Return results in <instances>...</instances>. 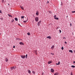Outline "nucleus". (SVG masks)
Returning a JSON list of instances; mask_svg holds the SVG:
<instances>
[{"label": "nucleus", "mask_w": 75, "mask_h": 75, "mask_svg": "<svg viewBox=\"0 0 75 75\" xmlns=\"http://www.w3.org/2000/svg\"><path fill=\"white\" fill-rule=\"evenodd\" d=\"M38 20H39L38 17H37L35 18V20L36 22H38Z\"/></svg>", "instance_id": "1"}, {"label": "nucleus", "mask_w": 75, "mask_h": 75, "mask_svg": "<svg viewBox=\"0 0 75 75\" xmlns=\"http://www.w3.org/2000/svg\"><path fill=\"white\" fill-rule=\"evenodd\" d=\"M16 68V66H14L13 67H11V70H13V69H15Z\"/></svg>", "instance_id": "2"}, {"label": "nucleus", "mask_w": 75, "mask_h": 75, "mask_svg": "<svg viewBox=\"0 0 75 75\" xmlns=\"http://www.w3.org/2000/svg\"><path fill=\"white\" fill-rule=\"evenodd\" d=\"M50 71L52 73H54V69H51Z\"/></svg>", "instance_id": "3"}, {"label": "nucleus", "mask_w": 75, "mask_h": 75, "mask_svg": "<svg viewBox=\"0 0 75 75\" xmlns=\"http://www.w3.org/2000/svg\"><path fill=\"white\" fill-rule=\"evenodd\" d=\"M41 23V21H39L38 22V26H39L40 25V23Z\"/></svg>", "instance_id": "4"}, {"label": "nucleus", "mask_w": 75, "mask_h": 75, "mask_svg": "<svg viewBox=\"0 0 75 75\" xmlns=\"http://www.w3.org/2000/svg\"><path fill=\"white\" fill-rule=\"evenodd\" d=\"M19 44H20V45H24V43H23V42H20Z\"/></svg>", "instance_id": "5"}, {"label": "nucleus", "mask_w": 75, "mask_h": 75, "mask_svg": "<svg viewBox=\"0 0 75 75\" xmlns=\"http://www.w3.org/2000/svg\"><path fill=\"white\" fill-rule=\"evenodd\" d=\"M21 57L22 58L24 59L25 58V56L24 55H21Z\"/></svg>", "instance_id": "6"}, {"label": "nucleus", "mask_w": 75, "mask_h": 75, "mask_svg": "<svg viewBox=\"0 0 75 75\" xmlns=\"http://www.w3.org/2000/svg\"><path fill=\"white\" fill-rule=\"evenodd\" d=\"M51 63H52V61H49L47 63L48 64H50Z\"/></svg>", "instance_id": "7"}, {"label": "nucleus", "mask_w": 75, "mask_h": 75, "mask_svg": "<svg viewBox=\"0 0 75 75\" xmlns=\"http://www.w3.org/2000/svg\"><path fill=\"white\" fill-rule=\"evenodd\" d=\"M47 38H49V39H51V36H47Z\"/></svg>", "instance_id": "8"}, {"label": "nucleus", "mask_w": 75, "mask_h": 75, "mask_svg": "<svg viewBox=\"0 0 75 75\" xmlns=\"http://www.w3.org/2000/svg\"><path fill=\"white\" fill-rule=\"evenodd\" d=\"M8 58H5V61L6 62H8Z\"/></svg>", "instance_id": "9"}, {"label": "nucleus", "mask_w": 75, "mask_h": 75, "mask_svg": "<svg viewBox=\"0 0 75 75\" xmlns=\"http://www.w3.org/2000/svg\"><path fill=\"white\" fill-rule=\"evenodd\" d=\"M54 45H52V46L51 47V49H52V50H53V49L54 48Z\"/></svg>", "instance_id": "10"}, {"label": "nucleus", "mask_w": 75, "mask_h": 75, "mask_svg": "<svg viewBox=\"0 0 75 75\" xmlns=\"http://www.w3.org/2000/svg\"><path fill=\"white\" fill-rule=\"evenodd\" d=\"M20 7L22 10H24V7L23 6H20Z\"/></svg>", "instance_id": "11"}, {"label": "nucleus", "mask_w": 75, "mask_h": 75, "mask_svg": "<svg viewBox=\"0 0 75 75\" xmlns=\"http://www.w3.org/2000/svg\"><path fill=\"white\" fill-rule=\"evenodd\" d=\"M69 52H71V53H73V51H72V50H69Z\"/></svg>", "instance_id": "12"}, {"label": "nucleus", "mask_w": 75, "mask_h": 75, "mask_svg": "<svg viewBox=\"0 0 75 75\" xmlns=\"http://www.w3.org/2000/svg\"><path fill=\"white\" fill-rule=\"evenodd\" d=\"M28 72L29 73V74H31V71L30 70H28Z\"/></svg>", "instance_id": "13"}, {"label": "nucleus", "mask_w": 75, "mask_h": 75, "mask_svg": "<svg viewBox=\"0 0 75 75\" xmlns=\"http://www.w3.org/2000/svg\"><path fill=\"white\" fill-rule=\"evenodd\" d=\"M36 15H37V16H38V14H39V13L37 11L36 13Z\"/></svg>", "instance_id": "14"}, {"label": "nucleus", "mask_w": 75, "mask_h": 75, "mask_svg": "<svg viewBox=\"0 0 75 75\" xmlns=\"http://www.w3.org/2000/svg\"><path fill=\"white\" fill-rule=\"evenodd\" d=\"M54 19H55V20H59V18H56V17H54Z\"/></svg>", "instance_id": "15"}, {"label": "nucleus", "mask_w": 75, "mask_h": 75, "mask_svg": "<svg viewBox=\"0 0 75 75\" xmlns=\"http://www.w3.org/2000/svg\"><path fill=\"white\" fill-rule=\"evenodd\" d=\"M15 21H18V19L17 18H15Z\"/></svg>", "instance_id": "16"}, {"label": "nucleus", "mask_w": 75, "mask_h": 75, "mask_svg": "<svg viewBox=\"0 0 75 75\" xmlns=\"http://www.w3.org/2000/svg\"><path fill=\"white\" fill-rule=\"evenodd\" d=\"M54 75H58V73H56L55 74H54Z\"/></svg>", "instance_id": "17"}, {"label": "nucleus", "mask_w": 75, "mask_h": 75, "mask_svg": "<svg viewBox=\"0 0 75 75\" xmlns=\"http://www.w3.org/2000/svg\"><path fill=\"white\" fill-rule=\"evenodd\" d=\"M35 54H36L37 55V50H36L35 51Z\"/></svg>", "instance_id": "18"}, {"label": "nucleus", "mask_w": 75, "mask_h": 75, "mask_svg": "<svg viewBox=\"0 0 75 75\" xmlns=\"http://www.w3.org/2000/svg\"><path fill=\"white\" fill-rule=\"evenodd\" d=\"M27 34L28 35H30V33L28 32L27 33Z\"/></svg>", "instance_id": "19"}, {"label": "nucleus", "mask_w": 75, "mask_h": 75, "mask_svg": "<svg viewBox=\"0 0 75 75\" xmlns=\"http://www.w3.org/2000/svg\"><path fill=\"white\" fill-rule=\"evenodd\" d=\"M32 73L33 74H35V71H33Z\"/></svg>", "instance_id": "20"}, {"label": "nucleus", "mask_w": 75, "mask_h": 75, "mask_svg": "<svg viewBox=\"0 0 75 75\" xmlns=\"http://www.w3.org/2000/svg\"><path fill=\"white\" fill-rule=\"evenodd\" d=\"M71 67H72V68H75V66L74 65L71 66Z\"/></svg>", "instance_id": "21"}, {"label": "nucleus", "mask_w": 75, "mask_h": 75, "mask_svg": "<svg viewBox=\"0 0 75 75\" xmlns=\"http://www.w3.org/2000/svg\"><path fill=\"white\" fill-rule=\"evenodd\" d=\"M24 18V16H22L21 17V18Z\"/></svg>", "instance_id": "22"}, {"label": "nucleus", "mask_w": 75, "mask_h": 75, "mask_svg": "<svg viewBox=\"0 0 75 75\" xmlns=\"http://www.w3.org/2000/svg\"><path fill=\"white\" fill-rule=\"evenodd\" d=\"M0 20L1 21L3 20V18H0Z\"/></svg>", "instance_id": "23"}, {"label": "nucleus", "mask_w": 75, "mask_h": 75, "mask_svg": "<svg viewBox=\"0 0 75 75\" xmlns=\"http://www.w3.org/2000/svg\"><path fill=\"white\" fill-rule=\"evenodd\" d=\"M27 21L26 20V21H23V23H26V22H27Z\"/></svg>", "instance_id": "24"}, {"label": "nucleus", "mask_w": 75, "mask_h": 75, "mask_svg": "<svg viewBox=\"0 0 75 75\" xmlns=\"http://www.w3.org/2000/svg\"><path fill=\"white\" fill-rule=\"evenodd\" d=\"M71 13H75V11H72Z\"/></svg>", "instance_id": "25"}, {"label": "nucleus", "mask_w": 75, "mask_h": 75, "mask_svg": "<svg viewBox=\"0 0 75 75\" xmlns=\"http://www.w3.org/2000/svg\"><path fill=\"white\" fill-rule=\"evenodd\" d=\"M16 40H19L20 39L18 38H16Z\"/></svg>", "instance_id": "26"}, {"label": "nucleus", "mask_w": 75, "mask_h": 75, "mask_svg": "<svg viewBox=\"0 0 75 75\" xmlns=\"http://www.w3.org/2000/svg\"><path fill=\"white\" fill-rule=\"evenodd\" d=\"M70 75H73V73H72V72H71Z\"/></svg>", "instance_id": "27"}, {"label": "nucleus", "mask_w": 75, "mask_h": 75, "mask_svg": "<svg viewBox=\"0 0 75 75\" xmlns=\"http://www.w3.org/2000/svg\"><path fill=\"white\" fill-rule=\"evenodd\" d=\"M62 50H64V47H62Z\"/></svg>", "instance_id": "28"}, {"label": "nucleus", "mask_w": 75, "mask_h": 75, "mask_svg": "<svg viewBox=\"0 0 75 75\" xmlns=\"http://www.w3.org/2000/svg\"><path fill=\"white\" fill-rule=\"evenodd\" d=\"M25 58H27V54L26 55Z\"/></svg>", "instance_id": "29"}, {"label": "nucleus", "mask_w": 75, "mask_h": 75, "mask_svg": "<svg viewBox=\"0 0 75 75\" xmlns=\"http://www.w3.org/2000/svg\"><path fill=\"white\" fill-rule=\"evenodd\" d=\"M49 13H52V12H51V11H49Z\"/></svg>", "instance_id": "30"}, {"label": "nucleus", "mask_w": 75, "mask_h": 75, "mask_svg": "<svg viewBox=\"0 0 75 75\" xmlns=\"http://www.w3.org/2000/svg\"><path fill=\"white\" fill-rule=\"evenodd\" d=\"M58 64H59V65L60 64V62H58Z\"/></svg>", "instance_id": "31"}, {"label": "nucleus", "mask_w": 75, "mask_h": 75, "mask_svg": "<svg viewBox=\"0 0 75 75\" xmlns=\"http://www.w3.org/2000/svg\"><path fill=\"white\" fill-rule=\"evenodd\" d=\"M8 16H9V17H10L11 16V15H10L9 14H8Z\"/></svg>", "instance_id": "32"}, {"label": "nucleus", "mask_w": 75, "mask_h": 75, "mask_svg": "<svg viewBox=\"0 0 75 75\" xmlns=\"http://www.w3.org/2000/svg\"><path fill=\"white\" fill-rule=\"evenodd\" d=\"M0 13H1V14H2V13L1 10L0 11Z\"/></svg>", "instance_id": "33"}, {"label": "nucleus", "mask_w": 75, "mask_h": 75, "mask_svg": "<svg viewBox=\"0 0 75 75\" xmlns=\"http://www.w3.org/2000/svg\"><path fill=\"white\" fill-rule=\"evenodd\" d=\"M59 31L60 33H61V30H59Z\"/></svg>", "instance_id": "34"}, {"label": "nucleus", "mask_w": 75, "mask_h": 75, "mask_svg": "<svg viewBox=\"0 0 75 75\" xmlns=\"http://www.w3.org/2000/svg\"><path fill=\"white\" fill-rule=\"evenodd\" d=\"M64 43L65 44H67V42H65Z\"/></svg>", "instance_id": "35"}, {"label": "nucleus", "mask_w": 75, "mask_h": 75, "mask_svg": "<svg viewBox=\"0 0 75 75\" xmlns=\"http://www.w3.org/2000/svg\"><path fill=\"white\" fill-rule=\"evenodd\" d=\"M2 2H3H3L4 1V0H2Z\"/></svg>", "instance_id": "36"}, {"label": "nucleus", "mask_w": 75, "mask_h": 75, "mask_svg": "<svg viewBox=\"0 0 75 75\" xmlns=\"http://www.w3.org/2000/svg\"><path fill=\"white\" fill-rule=\"evenodd\" d=\"M18 25H19L20 26H21V25H20V23H18Z\"/></svg>", "instance_id": "37"}, {"label": "nucleus", "mask_w": 75, "mask_h": 75, "mask_svg": "<svg viewBox=\"0 0 75 75\" xmlns=\"http://www.w3.org/2000/svg\"><path fill=\"white\" fill-rule=\"evenodd\" d=\"M57 17V16L56 15H55L54 16V18H55V17Z\"/></svg>", "instance_id": "38"}, {"label": "nucleus", "mask_w": 75, "mask_h": 75, "mask_svg": "<svg viewBox=\"0 0 75 75\" xmlns=\"http://www.w3.org/2000/svg\"><path fill=\"white\" fill-rule=\"evenodd\" d=\"M70 24V26H72V24H71V23Z\"/></svg>", "instance_id": "39"}, {"label": "nucleus", "mask_w": 75, "mask_h": 75, "mask_svg": "<svg viewBox=\"0 0 75 75\" xmlns=\"http://www.w3.org/2000/svg\"><path fill=\"white\" fill-rule=\"evenodd\" d=\"M14 19H13V20H12V22H14Z\"/></svg>", "instance_id": "40"}, {"label": "nucleus", "mask_w": 75, "mask_h": 75, "mask_svg": "<svg viewBox=\"0 0 75 75\" xmlns=\"http://www.w3.org/2000/svg\"><path fill=\"white\" fill-rule=\"evenodd\" d=\"M59 28V27H58L56 29H57H57H58Z\"/></svg>", "instance_id": "41"}, {"label": "nucleus", "mask_w": 75, "mask_h": 75, "mask_svg": "<svg viewBox=\"0 0 75 75\" xmlns=\"http://www.w3.org/2000/svg\"><path fill=\"white\" fill-rule=\"evenodd\" d=\"M63 39H66V38H65V37H64L63 38Z\"/></svg>", "instance_id": "42"}, {"label": "nucleus", "mask_w": 75, "mask_h": 75, "mask_svg": "<svg viewBox=\"0 0 75 75\" xmlns=\"http://www.w3.org/2000/svg\"><path fill=\"white\" fill-rule=\"evenodd\" d=\"M73 64H75V61H73Z\"/></svg>", "instance_id": "43"}, {"label": "nucleus", "mask_w": 75, "mask_h": 75, "mask_svg": "<svg viewBox=\"0 0 75 75\" xmlns=\"http://www.w3.org/2000/svg\"><path fill=\"white\" fill-rule=\"evenodd\" d=\"M13 48H15V46H14L13 47Z\"/></svg>", "instance_id": "44"}, {"label": "nucleus", "mask_w": 75, "mask_h": 75, "mask_svg": "<svg viewBox=\"0 0 75 75\" xmlns=\"http://www.w3.org/2000/svg\"><path fill=\"white\" fill-rule=\"evenodd\" d=\"M61 6H62V3L61 4Z\"/></svg>", "instance_id": "45"}, {"label": "nucleus", "mask_w": 75, "mask_h": 75, "mask_svg": "<svg viewBox=\"0 0 75 75\" xmlns=\"http://www.w3.org/2000/svg\"><path fill=\"white\" fill-rule=\"evenodd\" d=\"M56 65H59L58 63H56Z\"/></svg>", "instance_id": "46"}, {"label": "nucleus", "mask_w": 75, "mask_h": 75, "mask_svg": "<svg viewBox=\"0 0 75 75\" xmlns=\"http://www.w3.org/2000/svg\"><path fill=\"white\" fill-rule=\"evenodd\" d=\"M11 17H13V16H11H11H10Z\"/></svg>", "instance_id": "47"}, {"label": "nucleus", "mask_w": 75, "mask_h": 75, "mask_svg": "<svg viewBox=\"0 0 75 75\" xmlns=\"http://www.w3.org/2000/svg\"><path fill=\"white\" fill-rule=\"evenodd\" d=\"M74 53L75 54V50H74Z\"/></svg>", "instance_id": "48"}, {"label": "nucleus", "mask_w": 75, "mask_h": 75, "mask_svg": "<svg viewBox=\"0 0 75 75\" xmlns=\"http://www.w3.org/2000/svg\"><path fill=\"white\" fill-rule=\"evenodd\" d=\"M47 3H49V1H47Z\"/></svg>", "instance_id": "49"}, {"label": "nucleus", "mask_w": 75, "mask_h": 75, "mask_svg": "<svg viewBox=\"0 0 75 75\" xmlns=\"http://www.w3.org/2000/svg\"><path fill=\"white\" fill-rule=\"evenodd\" d=\"M72 34L73 35H74V33H72Z\"/></svg>", "instance_id": "50"}, {"label": "nucleus", "mask_w": 75, "mask_h": 75, "mask_svg": "<svg viewBox=\"0 0 75 75\" xmlns=\"http://www.w3.org/2000/svg\"><path fill=\"white\" fill-rule=\"evenodd\" d=\"M8 6H9V5H10L9 4H8Z\"/></svg>", "instance_id": "51"}, {"label": "nucleus", "mask_w": 75, "mask_h": 75, "mask_svg": "<svg viewBox=\"0 0 75 75\" xmlns=\"http://www.w3.org/2000/svg\"><path fill=\"white\" fill-rule=\"evenodd\" d=\"M68 17V16H67V17Z\"/></svg>", "instance_id": "52"}, {"label": "nucleus", "mask_w": 75, "mask_h": 75, "mask_svg": "<svg viewBox=\"0 0 75 75\" xmlns=\"http://www.w3.org/2000/svg\"><path fill=\"white\" fill-rule=\"evenodd\" d=\"M0 35H1V33H0Z\"/></svg>", "instance_id": "53"}, {"label": "nucleus", "mask_w": 75, "mask_h": 75, "mask_svg": "<svg viewBox=\"0 0 75 75\" xmlns=\"http://www.w3.org/2000/svg\"><path fill=\"white\" fill-rule=\"evenodd\" d=\"M52 55H54V54H52Z\"/></svg>", "instance_id": "54"}, {"label": "nucleus", "mask_w": 75, "mask_h": 75, "mask_svg": "<svg viewBox=\"0 0 75 75\" xmlns=\"http://www.w3.org/2000/svg\"><path fill=\"white\" fill-rule=\"evenodd\" d=\"M39 0V1H40V0Z\"/></svg>", "instance_id": "55"}]
</instances>
